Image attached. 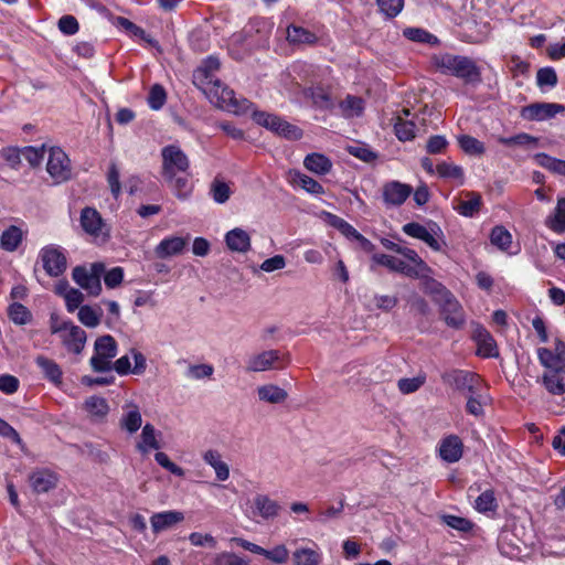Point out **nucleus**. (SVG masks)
<instances>
[{"label": "nucleus", "mask_w": 565, "mask_h": 565, "mask_svg": "<svg viewBox=\"0 0 565 565\" xmlns=\"http://www.w3.org/2000/svg\"><path fill=\"white\" fill-rule=\"evenodd\" d=\"M107 182L109 184L111 194L115 199H117L121 192V185L119 181V170L115 162L109 164L108 173H107Z\"/></svg>", "instance_id": "e2e57ef3"}, {"label": "nucleus", "mask_w": 565, "mask_h": 565, "mask_svg": "<svg viewBox=\"0 0 565 565\" xmlns=\"http://www.w3.org/2000/svg\"><path fill=\"white\" fill-rule=\"evenodd\" d=\"M433 64L443 74L456 76L466 84H477L481 82L479 66L468 56L441 53L434 55Z\"/></svg>", "instance_id": "f257e3e1"}, {"label": "nucleus", "mask_w": 565, "mask_h": 565, "mask_svg": "<svg viewBox=\"0 0 565 565\" xmlns=\"http://www.w3.org/2000/svg\"><path fill=\"white\" fill-rule=\"evenodd\" d=\"M441 379L444 383L452 386L457 391L468 392L470 394L476 393V385L479 382V377L476 374L462 370L445 372Z\"/></svg>", "instance_id": "2eb2a0df"}, {"label": "nucleus", "mask_w": 565, "mask_h": 565, "mask_svg": "<svg viewBox=\"0 0 565 565\" xmlns=\"http://www.w3.org/2000/svg\"><path fill=\"white\" fill-rule=\"evenodd\" d=\"M536 84L539 87H555L557 85V74L553 67H542L536 73Z\"/></svg>", "instance_id": "bf43d9fd"}, {"label": "nucleus", "mask_w": 565, "mask_h": 565, "mask_svg": "<svg viewBox=\"0 0 565 565\" xmlns=\"http://www.w3.org/2000/svg\"><path fill=\"white\" fill-rule=\"evenodd\" d=\"M436 171L440 178L457 181L463 184L465 173L460 166L450 162H440L436 167Z\"/></svg>", "instance_id": "ea45409f"}, {"label": "nucleus", "mask_w": 565, "mask_h": 565, "mask_svg": "<svg viewBox=\"0 0 565 565\" xmlns=\"http://www.w3.org/2000/svg\"><path fill=\"white\" fill-rule=\"evenodd\" d=\"M154 459L162 468L167 469L172 475L178 477L184 476V470L174 462H172L167 454L159 451L154 455Z\"/></svg>", "instance_id": "0e129e2a"}, {"label": "nucleus", "mask_w": 565, "mask_h": 565, "mask_svg": "<svg viewBox=\"0 0 565 565\" xmlns=\"http://www.w3.org/2000/svg\"><path fill=\"white\" fill-rule=\"evenodd\" d=\"M105 274L103 263H93L89 266H76L73 269V280L90 296H98L102 292L100 277Z\"/></svg>", "instance_id": "7ed1b4c3"}, {"label": "nucleus", "mask_w": 565, "mask_h": 565, "mask_svg": "<svg viewBox=\"0 0 565 565\" xmlns=\"http://www.w3.org/2000/svg\"><path fill=\"white\" fill-rule=\"evenodd\" d=\"M46 171L56 184L66 182L72 178L71 160L61 148L53 147L50 149Z\"/></svg>", "instance_id": "f8f14e48"}, {"label": "nucleus", "mask_w": 565, "mask_h": 565, "mask_svg": "<svg viewBox=\"0 0 565 565\" xmlns=\"http://www.w3.org/2000/svg\"><path fill=\"white\" fill-rule=\"evenodd\" d=\"M420 280L422 289L424 292L431 295L436 303L438 299L445 298L446 294H450V291L446 289V287L443 286L439 281L429 277V274H425Z\"/></svg>", "instance_id": "a19ab883"}, {"label": "nucleus", "mask_w": 565, "mask_h": 565, "mask_svg": "<svg viewBox=\"0 0 565 565\" xmlns=\"http://www.w3.org/2000/svg\"><path fill=\"white\" fill-rule=\"evenodd\" d=\"M403 34L406 39L419 42V43H429L435 44L437 43V38L433 35L431 33L427 32L424 29L420 28H406L403 31Z\"/></svg>", "instance_id": "3c124183"}, {"label": "nucleus", "mask_w": 565, "mask_h": 565, "mask_svg": "<svg viewBox=\"0 0 565 565\" xmlns=\"http://www.w3.org/2000/svg\"><path fill=\"white\" fill-rule=\"evenodd\" d=\"M221 63L218 58L210 56L202 62L193 74V84L200 90H207L209 94L215 96L212 81L216 79L215 73L220 70Z\"/></svg>", "instance_id": "4468645a"}, {"label": "nucleus", "mask_w": 565, "mask_h": 565, "mask_svg": "<svg viewBox=\"0 0 565 565\" xmlns=\"http://www.w3.org/2000/svg\"><path fill=\"white\" fill-rule=\"evenodd\" d=\"M213 92L215 96L209 94L207 90H202V93L209 98V100L215 105L217 108L226 110L228 113H233L235 115H243L253 109V103L249 102L245 97H236L234 90L224 86L222 82L216 78L212 81Z\"/></svg>", "instance_id": "f03ea898"}, {"label": "nucleus", "mask_w": 565, "mask_h": 565, "mask_svg": "<svg viewBox=\"0 0 565 565\" xmlns=\"http://www.w3.org/2000/svg\"><path fill=\"white\" fill-rule=\"evenodd\" d=\"M32 490L36 493H45L56 487L57 477L50 470H36L29 476Z\"/></svg>", "instance_id": "5701e85b"}, {"label": "nucleus", "mask_w": 565, "mask_h": 565, "mask_svg": "<svg viewBox=\"0 0 565 565\" xmlns=\"http://www.w3.org/2000/svg\"><path fill=\"white\" fill-rule=\"evenodd\" d=\"M85 409L97 417H104L109 411L107 401L104 397L90 396L85 401Z\"/></svg>", "instance_id": "09e8293b"}, {"label": "nucleus", "mask_w": 565, "mask_h": 565, "mask_svg": "<svg viewBox=\"0 0 565 565\" xmlns=\"http://www.w3.org/2000/svg\"><path fill=\"white\" fill-rule=\"evenodd\" d=\"M425 383V376H416L412 379H401L397 387L403 394H411L418 391Z\"/></svg>", "instance_id": "680f3d73"}, {"label": "nucleus", "mask_w": 565, "mask_h": 565, "mask_svg": "<svg viewBox=\"0 0 565 565\" xmlns=\"http://www.w3.org/2000/svg\"><path fill=\"white\" fill-rule=\"evenodd\" d=\"M287 40L292 44H313L318 38L302 26L290 25L287 29Z\"/></svg>", "instance_id": "c9c22d12"}, {"label": "nucleus", "mask_w": 565, "mask_h": 565, "mask_svg": "<svg viewBox=\"0 0 565 565\" xmlns=\"http://www.w3.org/2000/svg\"><path fill=\"white\" fill-rule=\"evenodd\" d=\"M79 223L83 231L93 237L94 242L104 244L109 239L110 227L96 209L84 207L81 211Z\"/></svg>", "instance_id": "20e7f679"}, {"label": "nucleus", "mask_w": 565, "mask_h": 565, "mask_svg": "<svg viewBox=\"0 0 565 565\" xmlns=\"http://www.w3.org/2000/svg\"><path fill=\"white\" fill-rule=\"evenodd\" d=\"M203 459L214 469L217 480L226 481L230 478L228 465L222 460L218 451L207 450L204 452Z\"/></svg>", "instance_id": "c85d7f7f"}, {"label": "nucleus", "mask_w": 565, "mask_h": 565, "mask_svg": "<svg viewBox=\"0 0 565 565\" xmlns=\"http://www.w3.org/2000/svg\"><path fill=\"white\" fill-rule=\"evenodd\" d=\"M457 139L460 148L468 154H482L486 150L481 141L469 135H461Z\"/></svg>", "instance_id": "8fccbe9b"}, {"label": "nucleus", "mask_w": 565, "mask_h": 565, "mask_svg": "<svg viewBox=\"0 0 565 565\" xmlns=\"http://www.w3.org/2000/svg\"><path fill=\"white\" fill-rule=\"evenodd\" d=\"M263 556L275 564H285L289 558V551L286 545L279 544L271 550L264 548Z\"/></svg>", "instance_id": "13d9d810"}, {"label": "nucleus", "mask_w": 565, "mask_h": 565, "mask_svg": "<svg viewBox=\"0 0 565 565\" xmlns=\"http://www.w3.org/2000/svg\"><path fill=\"white\" fill-rule=\"evenodd\" d=\"M376 4L382 14L392 19L401 13L404 8V0H376Z\"/></svg>", "instance_id": "603ef678"}, {"label": "nucleus", "mask_w": 565, "mask_h": 565, "mask_svg": "<svg viewBox=\"0 0 565 565\" xmlns=\"http://www.w3.org/2000/svg\"><path fill=\"white\" fill-rule=\"evenodd\" d=\"M102 317L100 309H94L90 306H82L78 309V320L88 328H95L99 324Z\"/></svg>", "instance_id": "c03bdc74"}, {"label": "nucleus", "mask_w": 565, "mask_h": 565, "mask_svg": "<svg viewBox=\"0 0 565 565\" xmlns=\"http://www.w3.org/2000/svg\"><path fill=\"white\" fill-rule=\"evenodd\" d=\"M394 130L396 137L402 141L412 140L415 137V124L401 117L397 118Z\"/></svg>", "instance_id": "864d4df0"}, {"label": "nucleus", "mask_w": 565, "mask_h": 565, "mask_svg": "<svg viewBox=\"0 0 565 565\" xmlns=\"http://www.w3.org/2000/svg\"><path fill=\"white\" fill-rule=\"evenodd\" d=\"M565 107L555 103H534L525 106L521 110V116L527 120H546L563 113Z\"/></svg>", "instance_id": "dca6fc26"}, {"label": "nucleus", "mask_w": 565, "mask_h": 565, "mask_svg": "<svg viewBox=\"0 0 565 565\" xmlns=\"http://www.w3.org/2000/svg\"><path fill=\"white\" fill-rule=\"evenodd\" d=\"M412 192L411 185L399 181H390L383 185L382 198L386 206H401Z\"/></svg>", "instance_id": "f3484780"}, {"label": "nucleus", "mask_w": 565, "mask_h": 565, "mask_svg": "<svg viewBox=\"0 0 565 565\" xmlns=\"http://www.w3.org/2000/svg\"><path fill=\"white\" fill-rule=\"evenodd\" d=\"M40 258L45 273L51 277H58L66 270V256L61 247L49 245L40 250Z\"/></svg>", "instance_id": "ddd939ff"}, {"label": "nucleus", "mask_w": 565, "mask_h": 565, "mask_svg": "<svg viewBox=\"0 0 565 565\" xmlns=\"http://www.w3.org/2000/svg\"><path fill=\"white\" fill-rule=\"evenodd\" d=\"M124 279V269L114 267L104 275V281L107 288L114 289L118 287Z\"/></svg>", "instance_id": "774afa93"}, {"label": "nucleus", "mask_w": 565, "mask_h": 565, "mask_svg": "<svg viewBox=\"0 0 565 565\" xmlns=\"http://www.w3.org/2000/svg\"><path fill=\"white\" fill-rule=\"evenodd\" d=\"M185 245L186 241L184 238L172 236L162 239L156 247L154 253L159 258H168L182 253Z\"/></svg>", "instance_id": "a878e982"}, {"label": "nucleus", "mask_w": 565, "mask_h": 565, "mask_svg": "<svg viewBox=\"0 0 565 565\" xmlns=\"http://www.w3.org/2000/svg\"><path fill=\"white\" fill-rule=\"evenodd\" d=\"M332 225L337 227L347 237H352L362 243L370 244V242L363 235H361L351 224L345 222L343 218L333 216Z\"/></svg>", "instance_id": "5fc2aeb1"}, {"label": "nucleus", "mask_w": 565, "mask_h": 565, "mask_svg": "<svg viewBox=\"0 0 565 565\" xmlns=\"http://www.w3.org/2000/svg\"><path fill=\"white\" fill-rule=\"evenodd\" d=\"M402 230L406 235L423 241L435 252H440L445 245L443 231L435 222H430L428 227L417 222H411L405 224Z\"/></svg>", "instance_id": "423d86ee"}, {"label": "nucleus", "mask_w": 565, "mask_h": 565, "mask_svg": "<svg viewBox=\"0 0 565 565\" xmlns=\"http://www.w3.org/2000/svg\"><path fill=\"white\" fill-rule=\"evenodd\" d=\"M463 445L457 435L445 437L439 445V456L446 462L454 463L461 459Z\"/></svg>", "instance_id": "aec40b11"}, {"label": "nucleus", "mask_w": 565, "mask_h": 565, "mask_svg": "<svg viewBox=\"0 0 565 565\" xmlns=\"http://www.w3.org/2000/svg\"><path fill=\"white\" fill-rule=\"evenodd\" d=\"M166 99L167 94L161 85L156 84L150 88L148 104L151 109L159 110L164 105Z\"/></svg>", "instance_id": "4d7b16f0"}, {"label": "nucleus", "mask_w": 565, "mask_h": 565, "mask_svg": "<svg viewBox=\"0 0 565 565\" xmlns=\"http://www.w3.org/2000/svg\"><path fill=\"white\" fill-rule=\"evenodd\" d=\"M292 559L295 565H320L322 555L318 550L300 547L292 553Z\"/></svg>", "instance_id": "473e14b6"}, {"label": "nucleus", "mask_w": 565, "mask_h": 565, "mask_svg": "<svg viewBox=\"0 0 565 565\" xmlns=\"http://www.w3.org/2000/svg\"><path fill=\"white\" fill-rule=\"evenodd\" d=\"M227 247L233 252L246 253L250 248V237L248 233L242 228H234L225 235Z\"/></svg>", "instance_id": "393cba45"}, {"label": "nucleus", "mask_w": 565, "mask_h": 565, "mask_svg": "<svg viewBox=\"0 0 565 565\" xmlns=\"http://www.w3.org/2000/svg\"><path fill=\"white\" fill-rule=\"evenodd\" d=\"M64 300L67 311L74 312L76 309L81 308V305L84 301V295L78 289L73 288L67 295H65Z\"/></svg>", "instance_id": "338daca9"}, {"label": "nucleus", "mask_w": 565, "mask_h": 565, "mask_svg": "<svg viewBox=\"0 0 565 565\" xmlns=\"http://www.w3.org/2000/svg\"><path fill=\"white\" fill-rule=\"evenodd\" d=\"M8 313H9L10 319L15 324L23 326V324L29 323L32 320V313L30 312V310L25 306H23L19 302L12 303L9 307Z\"/></svg>", "instance_id": "de8ad7c7"}, {"label": "nucleus", "mask_w": 565, "mask_h": 565, "mask_svg": "<svg viewBox=\"0 0 565 565\" xmlns=\"http://www.w3.org/2000/svg\"><path fill=\"white\" fill-rule=\"evenodd\" d=\"M545 223L556 233L565 232V199H558L554 214L548 216Z\"/></svg>", "instance_id": "4c0bfd02"}, {"label": "nucleus", "mask_w": 565, "mask_h": 565, "mask_svg": "<svg viewBox=\"0 0 565 565\" xmlns=\"http://www.w3.org/2000/svg\"><path fill=\"white\" fill-rule=\"evenodd\" d=\"M289 363L288 356L278 350H267L249 356L247 372H265L271 369H284Z\"/></svg>", "instance_id": "9b49d317"}, {"label": "nucleus", "mask_w": 565, "mask_h": 565, "mask_svg": "<svg viewBox=\"0 0 565 565\" xmlns=\"http://www.w3.org/2000/svg\"><path fill=\"white\" fill-rule=\"evenodd\" d=\"M117 355V342L107 334L96 339L94 343V355L89 364L95 372H109L111 370V360Z\"/></svg>", "instance_id": "39448f33"}, {"label": "nucleus", "mask_w": 565, "mask_h": 565, "mask_svg": "<svg viewBox=\"0 0 565 565\" xmlns=\"http://www.w3.org/2000/svg\"><path fill=\"white\" fill-rule=\"evenodd\" d=\"M122 411L124 413L119 420L120 427L129 434L137 433L142 424V416L138 405L127 402L122 406Z\"/></svg>", "instance_id": "412c9836"}, {"label": "nucleus", "mask_w": 565, "mask_h": 565, "mask_svg": "<svg viewBox=\"0 0 565 565\" xmlns=\"http://www.w3.org/2000/svg\"><path fill=\"white\" fill-rule=\"evenodd\" d=\"M439 307V315L447 327L460 330L465 327L467 318L461 303L450 292L446 294L445 298L437 300Z\"/></svg>", "instance_id": "1a4fd4ad"}, {"label": "nucleus", "mask_w": 565, "mask_h": 565, "mask_svg": "<svg viewBox=\"0 0 565 565\" xmlns=\"http://www.w3.org/2000/svg\"><path fill=\"white\" fill-rule=\"evenodd\" d=\"M372 260L381 266L388 268L391 271L399 273L404 260L386 254H374Z\"/></svg>", "instance_id": "6e6d98bb"}, {"label": "nucleus", "mask_w": 565, "mask_h": 565, "mask_svg": "<svg viewBox=\"0 0 565 565\" xmlns=\"http://www.w3.org/2000/svg\"><path fill=\"white\" fill-rule=\"evenodd\" d=\"M466 198V200L459 202L456 210L458 211L459 214L466 217H472L475 214L479 212L481 207V195L476 192H467Z\"/></svg>", "instance_id": "2f4dec72"}, {"label": "nucleus", "mask_w": 565, "mask_h": 565, "mask_svg": "<svg viewBox=\"0 0 565 565\" xmlns=\"http://www.w3.org/2000/svg\"><path fill=\"white\" fill-rule=\"evenodd\" d=\"M282 510V507L269 495L257 493L249 502V519L253 521L271 522L277 519Z\"/></svg>", "instance_id": "0eeeda50"}, {"label": "nucleus", "mask_w": 565, "mask_h": 565, "mask_svg": "<svg viewBox=\"0 0 565 565\" xmlns=\"http://www.w3.org/2000/svg\"><path fill=\"white\" fill-rule=\"evenodd\" d=\"M179 199H186L191 193V184L188 175L173 174V178H163Z\"/></svg>", "instance_id": "e433bc0d"}, {"label": "nucleus", "mask_w": 565, "mask_h": 565, "mask_svg": "<svg viewBox=\"0 0 565 565\" xmlns=\"http://www.w3.org/2000/svg\"><path fill=\"white\" fill-rule=\"evenodd\" d=\"M475 340L478 345L477 353L483 358L498 356V348L492 335L484 328H477L475 331Z\"/></svg>", "instance_id": "b1692460"}, {"label": "nucleus", "mask_w": 565, "mask_h": 565, "mask_svg": "<svg viewBox=\"0 0 565 565\" xmlns=\"http://www.w3.org/2000/svg\"><path fill=\"white\" fill-rule=\"evenodd\" d=\"M161 158L163 178H173V174L185 173L190 167L188 156L174 145L163 147Z\"/></svg>", "instance_id": "9d476101"}, {"label": "nucleus", "mask_w": 565, "mask_h": 565, "mask_svg": "<svg viewBox=\"0 0 565 565\" xmlns=\"http://www.w3.org/2000/svg\"><path fill=\"white\" fill-rule=\"evenodd\" d=\"M443 520L448 526L460 532H468L472 527L471 522L465 518L448 514L444 515Z\"/></svg>", "instance_id": "69168bd1"}, {"label": "nucleus", "mask_w": 565, "mask_h": 565, "mask_svg": "<svg viewBox=\"0 0 565 565\" xmlns=\"http://www.w3.org/2000/svg\"><path fill=\"white\" fill-rule=\"evenodd\" d=\"M184 521V513L178 510H168L153 513L150 518L151 529L154 534L173 529Z\"/></svg>", "instance_id": "a211bd4d"}, {"label": "nucleus", "mask_w": 565, "mask_h": 565, "mask_svg": "<svg viewBox=\"0 0 565 565\" xmlns=\"http://www.w3.org/2000/svg\"><path fill=\"white\" fill-rule=\"evenodd\" d=\"M254 120L265 128L287 139L298 140L302 137V130L282 118L264 111H253Z\"/></svg>", "instance_id": "6e6552de"}, {"label": "nucleus", "mask_w": 565, "mask_h": 565, "mask_svg": "<svg viewBox=\"0 0 565 565\" xmlns=\"http://www.w3.org/2000/svg\"><path fill=\"white\" fill-rule=\"evenodd\" d=\"M22 231L14 225H11L2 232L0 237V246L7 252H14L22 242Z\"/></svg>", "instance_id": "72a5a7b5"}, {"label": "nucleus", "mask_w": 565, "mask_h": 565, "mask_svg": "<svg viewBox=\"0 0 565 565\" xmlns=\"http://www.w3.org/2000/svg\"><path fill=\"white\" fill-rule=\"evenodd\" d=\"M161 445L157 439V430L153 425L146 424L141 431V441L137 444V449L141 454H147L150 449H160Z\"/></svg>", "instance_id": "7c9ffc66"}, {"label": "nucleus", "mask_w": 565, "mask_h": 565, "mask_svg": "<svg viewBox=\"0 0 565 565\" xmlns=\"http://www.w3.org/2000/svg\"><path fill=\"white\" fill-rule=\"evenodd\" d=\"M35 363L41 369L42 373L49 381H51L54 384L62 383L63 372L55 361L44 355H39L35 359Z\"/></svg>", "instance_id": "c756f323"}, {"label": "nucleus", "mask_w": 565, "mask_h": 565, "mask_svg": "<svg viewBox=\"0 0 565 565\" xmlns=\"http://www.w3.org/2000/svg\"><path fill=\"white\" fill-rule=\"evenodd\" d=\"M291 182L294 184L299 185L301 189H303L310 194L318 195L324 193L323 186L318 181L299 171H295L291 173Z\"/></svg>", "instance_id": "f704fd0d"}, {"label": "nucleus", "mask_w": 565, "mask_h": 565, "mask_svg": "<svg viewBox=\"0 0 565 565\" xmlns=\"http://www.w3.org/2000/svg\"><path fill=\"white\" fill-rule=\"evenodd\" d=\"M542 385L551 395L565 394V369L544 371L541 377Z\"/></svg>", "instance_id": "4be33fe9"}, {"label": "nucleus", "mask_w": 565, "mask_h": 565, "mask_svg": "<svg viewBox=\"0 0 565 565\" xmlns=\"http://www.w3.org/2000/svg\"><path fill=\"white\" fill-rule=\"evenodd\" d=\"M257 395L260 401L270 404L284 403L288 397V393L284 388L275 384H266L258 386Z\"/></svg>", "instance_id": "cd10ccee"}, {"label": "nucleus", "mask_w": 565, "mask_h": 565, "mask_svg": "<svg viewBox=\"0 0 565 565\" xmlns=\"http://www.w3.org/2000/svg\"><path fill=\"white\" fill-rule=\"evenodd\" d=\"M537 358L540 363L544 366V371L565 369V361L557 356L552 350L546 348L537 349Z\"/></svg>", "instance_id": "58836bf2"}, {"label": "nucleus", "mask_w": 565, "mask_h": 565, "mask_svg": "<svg viewBox=\"0 0 565 565\" xmlns=\"http://www.w3.org/2000/svg\"><path fill=\"white\" fill-rule=\"evenodd\" d=\"M210 194L216 203L224 204L231 198L232 190L225 181L215 178L210 185Z\"/></svg>", "instance_id": "37998d69"}, {"label": "nucleus", "mask_w": 565, "mask_h": 565, "mask_svg": "<svg viewBox=\"0 0 565 565\" xmlns=\"http://www.w3.org/2000/svg\"><path fill=\"white\" fill-rule=\"evenodd\" d=\"M44 154V146L40 148L24 147L23 149H21L22 158H24L32 167H38L42 162Z\"/></svg>", "instance_id": "052dcab7"}, {"label": "nucleus", "mask_w": 565, "mask_h": 565, "mask_svg": "<svg viewBox=\"0 0 565 565\" xmlns=\"http://www.w3.org/2000/svg\"><path fill=\"white\" fill-rule=\"evenodd\" d=\"M68 352L81 354L86 343V332L78 326L72 324L58 335Z\"/></svg>", "instance_id": "6ab92c4d"}, {"label": "nucleus", "mask_w": 565, "mask_h": 565, "mask_svg": "<svg viewBox=\"0 0 565 565\" xmlns=\"http://www.w3.org/2000/svg\"><path fill=\"white\" fill-rule=\"evenodd\" d=\"M490 241L501 250H508L512 244V235L503 226H495L491 231Z\"/></svg>", "instance_id": "a18cd8bd"}, {"label": "nucleus", "mask_w": 565, "mask_h": 565, "mask_svg": "<svg viewBox=\"0 0 565 565\" xmlns=\"http://www.w3.org/2000/svg\"><path fill=\"white\" fill-rule=\"evenodd\" d=\"M303 166L307 170L319 175L327 174L332 169L331 160L327 156L318 152L307 154L303 160Z\"/></svg>", "instance_id": "bb28decb"}, {"label": "nucleus", "mask_w": 565, "mask_h": 565, "mask_svg": "<svg viewBox=\"0 0 565 565\" xmlns=\"http://www.w3.org/2000/svg\"><path fill=\"white\" fill-rule=\"evenodd\" d=\"M534 159L540 167L553 173L565 175V160L551 157L546 153H537Z\"/></svg>", "instance_id": "79ce46f5"}, {"label": "nucleus", "mask_w": 565, "mask_h": 565, "mask_svg": "<svg viewBox=\"0 0 565 565\" xmlns=\"http://www.w3.org/2000/svg\"><path fill=\"white\" fill-rule=\"evenodd\" d=\"M498 508L493 490L483 491L475 501V509L478 512L486 513L494 511Z\"/></svg>", "instance_id": "49530a36"}]
</instances>
